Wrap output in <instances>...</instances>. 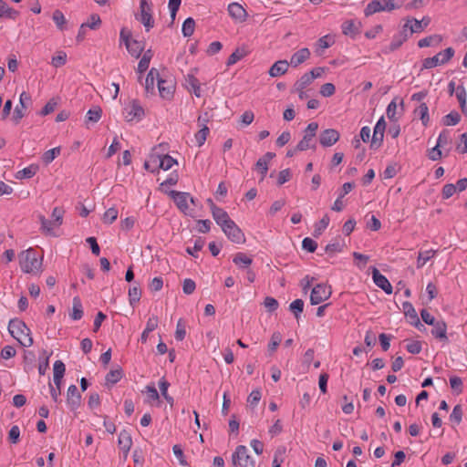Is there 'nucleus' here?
I'll list each match as a JSON object with an SVG mask.
<instances>
[{
    "mask_svg": "<svg viewBox=\"0 0 467 467\" xmlns=\"http://www.w3.org/2000/svg\"><path fill=\"white\" fill-rule=\"evenodd\" d=\"M8 331L21 346L30 347L33 345L34 340L31 337V331L24 321L17 318L11 319L8 323Z\"/></svg>",
    "mask_w": 467,
    "mask_h": 467,
    "instance_id": "obj_1",
    "label": "nucleus"
},
{
    "mask_svg": "<svg viewBox=\"0 0 467 467\" xmlns=\"http://www.w3.org/2000/svg\"><path fill=\"white\" fill-rule=\"evenodd\" d=\"M19 265L23 272L34 274L40 270L42 259H38L35 249L29 248L19 254Z\"/></svg>",
    "mask_w": 467,
    "mask_h": 467,
    "instance_id": "obj_2",
    "label": "nucleus"
},
{
    "mask_svg": "<svg viewBox=\"0 0 467 467\" xmlns=\"http://www.w3.org/2000/svg\"><path fill=\"white\" fill-rule=\"evenodd\" d=\"M318 129L317 122H310L304 130V136L302 140L297 143V150L305 151L312 149L316 150V135Z\"/></svg>",
    "mask_w": 467,
    "mask_h": 467,
    "instance_id": "obj_3",
    "label": "nucleus"
},
{
    "mask_svg": "<svg viewBox=\"0 0 467 467\" xmlns=\"http://www.w3.org/2000/svg\"><path fill=\"white\" fill-rule=\"evenodd\" d=\"M152 5L150 0H140V13L135 16L149 32L154 26V19L152 17Z\"/></svg>",
    "mask_w": 467,
    "mask_h": 467,
    "instance_id": "obj_4",
    "label": "nucleus"
},
{
    "mask_svg": "<svg viewBox=\"0 0 467 467\" xmlns=\"http://www.w3.org/2000/svg\"><path fill=\"white\" fill-rule=\"evenodd\" d=\"M232 462L235 467H254L255 462L248 454V450L244 445H238L232 455Z\"/></svg>",
    "mask_w": 467,
    "mask_h": 467,
    "instance_id": "obj_5",
    "label": "nucleus"
},
{
    "mask_svg": "<svg viewBox=\"0 0 467 467\" xmlns=\"http://www.w3.org/2000/svg\"><path fill=\"white\" fill-rule=\"evenodd\" d=\"M453 55L454 49L452 47H447L437 55L425 58L423 60L422 67L423 68L429 69L435 67L438 65L445 64L453 57Z\"/></svg>",
    "mask_w": 467,
    "mask_h": 467,
    "instance_id": "obj_6",
    "label": "nucleus"
},
{
    "mask_svg": "<svg viewBox=\"0 0 467 467\" xmlns=\"http://www.w3.org/2000/svg\"><path fill=\"white\" fill-rule=\"evenodd\" d=\"M331 294L332 290L330 286L322 283L317 284L311 290L310 303L311 305H319L328 299Z\"/></svg>",
    "mask_w": 467,
    "mask_h": 467,
    "instance_id": "obj_7",
    "label": "nucleus"
},
{
    "mask_svg": "<svg viewBox=\"0 0 467 467\" xmlns=\"http://www.w3.org/2000/svg\"><path fill=\"white\" fill-rule=\"evenodd\" d=\"M222 231L227 238L235 244H244L245 237L240 227L232 220L230 223L223 227Z\"/></svg>",
    "mask_w": 467,
    "mask_h": 467,
    "instance_id": "obj_8",
    "label": "nucleus"
},
{
    "mask_svg": "<svg viewBox=\"0 0 467 467\" xmlns=\"http://www.w3.org/2000/svg\"><path fill=\"white\" fill-rule=\"evenodd\" d=\"M124 117L128 122L133 120L140 121L144 116V109L140 102L136 99L132 100L130 105L124 109Z\"/></svg>",
    "mask_w": 467,
    "mask_h": 467,
    "instance_id": "obj_9",
    "label": "nucleus"
},
{
    "mask_svg": "<svg viewBox=\"0 0 467 467\" xmlns=\"http://www.w3.org/2000/svg\"><path fill=\"white\" fill-rule=\"evenodd\" d=\"M27 103H31V96L29 93L23 91L20 94L19 105L15 108L12 119L16 124L25 117V109L27 108Z\"/></svg>",
    "mask_w": 467,
    "mask_h": 467,
    "instance_id": "obj_10",
    "label": "nucleus"
},
{
    "mask_svg": "<svg viewBox=\"0 0 467 467\" xmlns=\"http://www.w3.org/2000/svg\"><path fill=\"white\" fill-rule=\"evenodd\" d=\"M208 202L210 203L211 213L213 220L223 229V227H224L228 222L230 223L232 219L230 218L227 212H225L223 208L215 205L212 199H209Z\"/></svg>",
    "mask_w": 467,
    "mask_h": 467,
    "instance_id": "obj_11",
    "label": "nucleus"
},
{
    "mask_svg": "<svg viewBox=\"0 0 467 467\" xmlns=\"http://www.w3.org/2000/svg\"><path fill=\"white\" fill-rule=\"evenodd\" d=\"M386 130V121L384 119V117H380V119L377 121L375 127L373 135L371 138V147L373 148H379L383 143L384 139V132Z\"/></svg>",
    "mask_w": 467,
    "mask_h": 467,
    "instance_id": "obj_12",
    "label": "nucleus"
},
{
    "mask_svg": "<svg viewBox=\"0 0 467 467\" xmlns=\"http://www.w3.org/2000/svg\"><path fill=\"white\" fill-rule=\"evenodd\" d=\"M339 138L340 134L337 130L326 129L320 132L318 140L323 147L327 148L331 147L337 142Z\"/></svg>",
    "mask_w": 467,
    "mask_h": 467,
    "instance_id": "obj_13",
    "label": "nucleus"
},
{
    "mask_svg": "<svg viewBox=\"0 0 467 467\" xmlns=\"http://www.w3.org/2000/svg\"><path fill=\"white\" fill-rule=\"evenodd\" d=\"M168 194L174 201L178 209L185 213L186 211L189 209L188 200L190 198V193L171 190L168 192Z\"/></svg>",
    "mask_w": 467,
    "mask_h": 467,
    "instance_id": "obj_14",
    "label": "nucleus"
},
{
    "mask_svg": "<svg viewBox=\"0 0 467 467\" xmlns=\"http://www.w3.org/2000/svg\"><path fill=\"white\" fill-rule=\"evenodd\" d=\"M151 161L155 164V167L164 171L170 170L174 164L177 163V161L168 154L160 155L152 153Z\"/></svg>",
    "mask_w": 467,
    "mask_h": 467,
    "instance_id": "obj_15",
    "label": "nucleus"
},
{
    "mask_svg": "<svg viewBox=\"0 0 467 467\" xmlns=\"http://www.w3.org/2000/svg\"><path fill=\"white\" fill-rule=\"evenodd\" d=\"M431 335L442 343H448L447 324L442 320H436L432 325Z\"/></svg>",
    "mask_w": 467,
    "mask_h": 467,
    "instance_id": "obj_16",
    "label": "nucleus"
},
{
    "mask_svg": "<svg viewBox=\"0 0 467 467\" xmlns=\"http://www.w3.org/2000/svg\"><path fill=\"white\" fill-rule=\"evenodd\" d=\"M81 403V395L76 385L72 384L67 391V404L71 410H76Z\"/></svg>",
    "mask_w": 467,
    "mask_h": 467,
    "instance_id": "obj_17",
    "label": "nucleus"
},
{
    "mask_svg": "<svg viewBox=\"0 0 467 467\" xmlns=\"http://www.w3.org/2000/svg\"><path fill=\"white\" fill-rule=\"evenodd\" d=\"M372 278L375 285L381 288L386 294H392L393 289L389 281L376 267H374L372 270Z\"/></svg>",
    "mask_w": 467,
    "mask_h": 467,
    "instance_id": "obj_18",
    "label": "nucleus"
},
{
    "mask_svg": "<svg viewBox=\"0 0 467 467\" xmlns=\"http://www.w3.org/2000/svg\"><path fill=\"white\" fill-rule=\"evenodd\" d=\"M408 27H409V25L405 24L403 26L402 30L400 33L393 36L392 40L389 46V51L392 52V51L397 50L408 39V37H409Z\"/></svg>",
    "mask_w": 467,
    "mask_h": 467,
    "instance_id": "obj_19",
    "label": "nucleus"
},
{
    "mask_svg": "<svg viewBox=\"0 0 467 467\" xmlns=\"http://www.w3.org/2000/svg\"><path fill=\"white\" fill-rule=\"evenodd\" d=\"M158 89L162 99H171L174 93V85L171 80L159 78Z\"/></svg>",
    "mask_w": 467,
    "mask_h": 467,
    "instance_id": "obj_20",
    "label": "nucleus"
},
{
    "mask_svg": "<svg viewBox=\"0 0 467 467\" xmlns=\"http://www.w3.org/2000/svg\"><path fill=\"white\" fill-rule=\"evenodd\" d=\"M228 13L230 16L239 22H244L246 20L247 12L245 9L238 3H231L228 5Z\"/></svg>",
    "mask_w": 467,
    "mask_h": 467,
    "instance_id": "obj_21",
    "label": "nucleus"
},
{
    "mask_svg": "<svg viewBox=\"0 0 467 467\" xmlns=\"http://www.w3.org/2000/svg\"><path fill=\"white\" fill-rule=\"evenodd\" d=\"M118 444L119 449L123 451L124 456L126 458L132 445L131 435L128 431L122 430L119 432Z\"/></svg>",
    "mask_w": 467,
    "mask_h": 467,
    "instance_id": "obj_22",
    "label": "nucleus"
},
{
    "mask_svg": "<svg viewBox=\"0 0 467 467\" xmlns=\"http://www.w3.org/2000/svg\"><path fill=\"white\" fill-rule=\"evenodd\" d=\"M310 55V50L307 47H303L292 55L289 64L293 67H296L306 61Z\"/></svg>",
    "mask_w": 467,
    "mask_h": 467,
    "instance_id": "obj_23",
    "label": "nucleus"
},
{
    "mask_svg": "<svg viewBox=\"0 0 467 467\" xmlns=\"http://www.w3.org/2000/svg\"><path fill=\"white\" fill-rule=\"evenodd\" d=\"M289 65L286 60H278L272 65L268 73L273 78L282 76L287 72Z\"/></svg>",
    "mask_w": 467,
    "mask_h": 467,
    "instance_id": "obj_24",
    "label": "nucleus"
},
{
    "mask_svg": "<svg viewBox=\"0 0 467 467\" xmlns=\"http://www.w3.org/2000/svg\"><path fill=\"white\" fill-rule=\"evenodd\" d=\"M66 366L61 360H57L54 363L53 372H54V385L58 386L62 383V379L65 375Z\"/></svg>",
    "mask_w": 467,
    "mask_h": 467,
    "instance_id": "obj_25",
    "label": "nucleus"
},
{
    "mask_svg": "<svg viewBox=\"0 0 467 467\" xmlns=\"http://www.w3.org/2000/svg\"><path fill=\"white\" fill-rule=\"evenodd\" d=\"M18 16V11L8 6V5L4 0H0V18L15 20Z\"/></svg>",
    "mask_w": 467,
    "mask_h": 467,
    "instance_id": "obj_26",
    "label": "nucleus"
},
{
    "mask_svg": "<svg viewBox=\"0 0 467 467\" xmlns=\"http://www.w3.org/2000/svg\"><path fill=\"white\" fill-rule=\"evenodd\" d=\"M83 306L78 296H75L72 302V312L69 314L73 320H79L83 317Z\"/></svg>",
    "mask_w": 467,
    "mask_h": 467,
    "instance_id": "obj_27",
    "label": "nucleus"
},
{
    "mask_svg": "<svg viewBox=\"0 0 467 467\" xmlns=\"http://www.w3.org/2000/svg\"><path fill=\"white\" fill-rule=\"evenodd\" d=\"M186 85L188 89L197 98L201 97V86L198 78H196L193 75L189 74L186 78Z\"/></svg>",
    "mask_w": 467,
    "mask_h": 467,
    "instance_id": "obj_28",
    "label": "nucleus"
},
{
    "mask_svg": "<svg viewBox=\"0 0 467 467\" xmlns=\"http://www.w3.org/2000/svg\"><path fill=\"white\" fill-rule=\"evenodd\" d=\"M415 116L419 117L421 120L423 126H427L430 121L429 117V109L426 103L422 102L420 106L414 110Z\"/></svg>",
    "mask_w": 467,
    "mask_h": 467,
    "instance_id": "obj_29",
    "label": "nucleus"
},
{
    "mask_svg": "<svg viewBox=\"0 0 467 467\" xmlns=\"http://www.w3.org/2000/svg\"><path fill=\"white\" fill-rule=\"evenodd\" d=\"M456 98L459 101L461 110L463 114L467 113V106H466V100H467V94L465 88L462 85H460L456 88Z\"/></svg>",
    "mask_w": 467,
    "mask_h": 467,
    "instance_id": "obj_30",
    "label": "nucleus"
},
{
    "mask_svg": "<svg viewBox=\"0 0 467 467\" xmlns=\"http://www.w3.org/2000/svg\"><path fill=\"white\" fill-rule=\"evenodd\" d=\"M380 11H384V6L381 0H373L367 5L364 10V14L366 16H369Z\"/></svg>",
    "mask_w": 467,
    "mask_h": 467,
    "instance_id": "obj_31",
    "label": "nucleus"
},
{
    "mask_svg": "<svg viewBox=\"0 0 467 467\" xmlns=\"http://www.w3.org/2000/svg\"><path fill=\"white\" fill-rule=\"evenodd\" d=\"M233 262L241 268H247L252 265L253 260L245 254L240 252L234 255Z\"/></svg>",
    "mask_w": 467,
    "mask_h": 467,
    "instance_id": "obj_32",
    "label": "nucleus"
},
{
    "mask_svg": "<svg viewBox=\"0 0 467 467\" xmlns=\"http://www.w3.org/2000/svg\"><path fill=\"white\" fill-rule=\"evenodd\" d=\"M143 49V44L138 40H132L130 44L127 45V50L132 57H135L136 58L140 57Z\"/></svg>",
    "mask_w": 467,
    "mask_h": 467,
    "instance_id": "obj_33",
    "label": "nucleus"
},
{
    "mask_svg": "<svg viewBox=\"0 0 467 467\" xmlns=\"http://www.w3.org/2000/svg\"><path fill=\"white\" fill-rule=\"evenodd\" d=\"M123 373L122 369L117 368V369H111L107 375H106V385H114L118 383L122 379Z\"/></svg>",
    "mask_w": 467,
    "mask_h": 467,
    "instance_id": "obj_34",
    "label": "nucleus"
},
{
    "mask_svg": "<svg viewBox=\"0 0 467 467\" xmlns=\"http://www.w3.org/2000/svg\"><path fill=\"white\" fill-rule=\"evenodd\" d=\"M170 387V383L166 380L164 377H162L159 381V388L161 390V393L162 397L165 399V400L172 406L174 403V399L168 394V389Z\"/></svg>",
    "mask_w": 467,
    "mask_h": 467,
    "instance_id": "obj_35",
    "label": "nucleus"
},
{
    "mask_svg": "<svg viewBox=\"0 0 467 467\" xmlns=\"http://www.w3.org/2000/svg\"><path fill=\"white\" fill-rule=\"evenodd\" d=\"M286 449L285 446H278L274 453L273 467H281L285 461Z\"/></svg>",
    "mask_w": 467,
    "mask_h": 467,
    "instance_id": "obj_36",
    "label": "nucleus"
},
{
    "mask_svg": "<svg viewBox=\"0 0 467 467\" xmlns=\"http://www.w3.org/2000/svg\"><path fill=\"white\" fill-rule=\"evenodd\" d=\"M153 54L151 49H148L140 58L139 64H138V71L140 73L145 72L149 68V65L150 62V59L152 57Z\"/></svg>",
    "mask_w": 467,
    "mask_h": 467,
    "instance_id": "obj_37",
    "label": "nucleus"
},
{
    "mask_svg": "<svg viewBox=\"0 0 467 467\" xmlns=\"http://www.w3.org/2000/svg\"><path fill=\"white\" fill-rule=\"evenodd\" d=\"M39 221L41 223V230L44 234L55 236L53 232L56 223L53 221L47 220L44 215H39Z\"/></svg>",
    "mask_w": 467,
    "mask_h": 467,
    "instance_id": "obj_38",
    "label": "nucleus"
},
{
    "mask_svg": "<svg viewBox=\"0 0 467 467\" xmlns=\"http://www.w3.org/2000/svg\"><path fill=\"white\" fill-rule=\"evenodd\" d=\"M209 133L210 130L206 124H203L202 127L195 133L194 137L198 147H202L205 143Z\"/></svg>",
    "mask_w": 467,
    "mask_h": 467,
    "instance_id": "obj_39",
    "label": "nucleus"
},
{
    "mask_svg": "<svg viewBox=\"0 0 467 467\" xmlns=\"http://www.w3.org/2000/svg\"><path fill=\"white\" fill-rule=\"evenodd\" d=\"M461 121V115L457 111H451L442 118L445 126H455Z\"/></svg>",
    "mask_w": 467,
    "mask_h": 467,
    "instance_id": "obj_40",
    "label": "nucleus"
},
{
    "mask_svg": "<svg viewBox=\"0 0 467 467\" xmlns=\"http://www.w3.org/2000/svg\"><path fill=\"white\" fill-rule=\"evenodd\" d=\"M463 411L460 404L455 405L450 415V420L454 425H459L462 420Z\"/></svg>",
    "mask_w": 467,
    "mask_h": 467,
    "instance_id": "obj_41",
    "label": "nucleus"
},
{
    "mask_svg": "<svg viewBox=\"0 0 467 467\" xmlns=\"http://www.w3.org/2000/svg\"><path fill=\"white\" fill-rule=\"evenodd\" d=\"M52 19L59 30L63 31L65 29L67 20L62 11H60L59 9H56L53 12Z\"/></svg>",
    "mask_w": 467,
    "mask_h": 467,
    "instance_id": "obj_42",
    "label": "nucleus"
},
{
    "mask_svg": "<svg viewBox=\"0 0 467 467\" xmlns=\"http://www.w3.org/2000/svg\"><path fill=\"white\" fill-rule=\"evenodd\" d=\"M402 307H403V312H404L405 317L409 318L410 324L412 321H414L417 317H419L418 314L411 303L404 302L402 304Z\"/></svg>",
    "mask_w": 467,
    "mask_h": 467,
    "instance_id": "obj_43",
    "label": "nucleus"
},
{
    "mask_svg": "<svg viewBox=\"0 0 467 467\" xmlns=\"http://www.w3.org/2000/svg\"><path fill=\"white\" fill-rule=\"evenodd\" d=\"M434 250H427L424 252H420L417 258V267L421 268L431 257L435 254Z\"/></svg>",
    "mask_w": 467,
    "mask_h": 467,
    "instance_id": "obj_44",
    "label": "nucleus"
},
{
    "mask_svg": "<svg viewBox=\"0 0 467 467\" xmlns=\"http://www.w3.org/2000/svg\"><path fill=\"white\" fill-rule=\"evenodd\" d=\"M247 52L244 49H235L228 57L226 65L228 67L237 63L239 60H241L243 57L246 56Z\"/></svg>",
    "mask_w": 467,
    "mask_h": 467,
    "instance_id": "obj_45",
    "label": "nucleus"
},
{
    "mask_svg": "<svg viewBox=\"0 0 467 467\" xmlns=\"http://www.w3.org/2000/svg\"><path fill=\"white\" fill-rule=\"evenodd\" d=\"M195 28V21L192 17H188L182 24V32L184 36H191Z\"/></svg>",
    "mask_w": 467,
    "mask_h": 467,
    "instance_id": "obj_46",
    "label": "nucleus"
},
{
    "mask_svg": "<svg viewBox=\"0 0 467 467\" xmlns=\"http://www.w3.org/2000/svg\"><path fill=\"white\" fill-rule=\"evenodd\" d=\"M329 217L328 215L323 216V218L315 225V230L313 233V235L315 237H318L322 234L323 231L328 226L329 224Z\"/></svg>",
    "mask_w": 467,
    "mask_h": 467,
    "instance_id": "obj_47",
    "label": "nucleus"
},
{
    "mask_svg": "<svg viewBox=\"0 0 467 467\" xmlns=\"http://www.w3.org/2000/svg\"><path fill=\"white\" fill-rule=\"evenodd\" d=\"M24 364H25V370L28 372L29 370L33 369L34 363L36 360V355L33 351L26 350L24 352Z\"/></svg>",
    "mask_w": 467,
    "mask_h": 467,
    "instance_id": "obj_48",
    "label": "nucleus"
},
{
    "mask_svg": "<svg viewBox=\"0 0 467 467\" xmlns=\"http://www.w3.org/2000/svg\"><path fill=\"white\" fill-rule=\"evenodd\" d=\"M60 151H61L60 147H56L51 150H48L43 154L42 161L46 164H49L60 154Z\"/></svg>",
    "mask_w": 467,
    "mask_h": 467,
    "instance_id": "obj_49",
    "label": "nucleus"
},
{
    "mask_svg": "<svg viewBox=\"0 0 467 467\" xmlns=\"http://www.w3.org/2000/svg\"><path fill=\"white\" fill-rule=\"evenodd\" d=\"M141 296V290L139 285H134L129 289V300L130 306L137 304Z\"/></svg>",
    "mask_w": 467,
    "mask_h": 467,
    "instance_id": "obj_50",
    "label": "nucleus"
},
{
    "mask_svg": "<svg viewBox=\"0 0 467 467\" xmlns=\"http://www.w3.org/2000/svg\"><path fill=\"white\" fill-rule=\"evenodd\" d=\"M67 53L64 51H57L55 56H53L51 64L55 67H60L67 63Z\"/></svg>",
    "mask_w": 467,
    "mask_h": 467,
    "instance_id": "obj_51",
    "label": "nucleus"
},
{
    "mask_svg": "<svg viewBox=\"0 0 467 467\" xmlns=\"http://www.w3.org/2000/svg\"><path fill=\"white\" fill-rule=\"evenodd\" d=\"M289 310L294 314L295 317L298 319L300 314L304 310V301L302 299H296L289 305Z\"/></svg>",
    "mask_w": 467,
    "mask_h": 467,
    "instance_id": "obj_52",
    "label": "nucleus"
},
{
    "mask_svg": "<svg viewBox=\"0 0 467 467\" xmlns=\"http://www.w3.org/2000/svg\"><path fill=\"white\" fill-rule=\"evenodd\" d=\"M102 115V109L97 106L90 109L87 113V121L98 122Z\"/></svg>",
    "mask_w": 467,
    "mask_h": 467,
    "instance_id": "obj_53",
    "label": "nucleus"
},
{
    "mask_svg": "<svg viewBox=\"0 0 467 467\" xmlns=\"http://www.w3.org/2000/svg\"><path fill=\"white\" fill-rule=\"evenodd\" d=\"M440 41H441V38L438 36H436V35L429 36L427 37L420 39L418 42V47L420 48L427 47L433 46L434 44H438V43H440Z\"/></svg>",
    "mask_w": 467,
    "mask_h": 467,
    "instance_id": "obj_54",
    "label": "nucleus"
},
{
    "mask_svg": "<svg viewBox=\"0 0 467 467\" xmlns=\"http://www.w3.org/2000/svg\"><path fill=\"white\" fill-rule=\"evenodd\" d=\"M312 76H308L307 73H305L296 83L295 88L296 90L305 89L308 85L312 83Z\"/></svg>",
    "mask_w": 467,
    "mask_h": 467,
    "instance_id": "obj_55",
    "label": "nucleus"
},
{
    "mask_svg": "<svg viewBox=\"0 0 467 467\" xmlns=\"http://www.w3.org/2000/svg\"><path fill=\"white\" fill-rule=\"evenodd\" d=\"M204 244H205L204 239H202V237H198L195 240L194 245L192 246V248L187 247L186 248V252L189 254H191V255H192L194 257H197V254L195 253L201 251L203 248Z\"/></svg>",
    "mask_w": 467,
    "mask_h": 467,
    "instance_id": "obj_56",
    "label": "nucleus"
},
{
    "mask_svg": "<svg viewBox=\"0 0 467 467\" xmlns=\"http://www.w3.org/2000/svg\"><path fill=\"white\" fill-rule=\"evenodd\" d=\"M342 32L345 35L353 36L358 33V29L352 20H348L342 24Z\"/></svg>",
    "mask_w": 467,
    "mask_h": 467,
    "instance_id": "obj_57",
    "label": "nucleus"
},
{
    "mask_svg": "<svg viewBox=\"0 0 467 467\" xmlns=\"http://www.w3.org/2000/svg\"><path fill=\"white\" fill-rule=\"evenodd\" d=\"M43 355H44V358L38 364V372L40 375H45L47 370L48 369L49 357H50L51 353L47 354V352L46 350H43Z\"/></svg>",
    "mask_w": 467,
    "mask_h": 467,
    "instance_id": "obj_58",
    "label": "nucleus"
},
{
    "mask_svg": "<svg viewBox=\"0 0 467 467\" xmlns=\"http://www.w3.org/2000/svg\"><path fill=\"white\" fill-rule=\"evenodd\" d=\"M302 248L308 253H314L317 248V243L310 237H306L302 241Z\"/></svg>",
    "mask_w": 467,
    "mask_h": 467,
    "instance_id": "obj_59",
    "label": "nucleus"
},
{
    "mask_svg": "<svg viewBox=\"0 0 467 467\" xmlns=\"http://www.w3.org/2000/svg\"><path fill=\"white\" fill-rule=\"evenodd\" d=\"M282 341V336L279 332L273 333L270 342L268 344V350L274 352Z\"/></svg>",
    "mask_w": 467,
    "mask_h": 467,
    "instance_id": "obj_60",
    "label": "nucleus"
},
{
    "mask_svg": "<svg viewBox=\"0 0 467 467\" xmlns=\"http://www.w3.org/2000/svg\"><path fill=\"white\" fill-rule=\"evenodd\" d=\"M118 217V210L114 207L109 208L104 215L103 221L106 223L111 224Z\"/></svg>",
    "mask_w": 467,
    "mask_h": 467,
    "instance_id": "obj_61",
    "label": "nucleus"
},
{
    "mask_svg": "<svg viewBox=\"0 0 467 467\" xmlns=\"http://www.w3.org/2000/svg\"><path fill=\"white\" fill-rule=\"evenodd\" d=\"M186 336V329L184 322L180 319L176 326L175 338L178 341H182Z\"/></svg>",
    "mask_w": 467,
    "mask_h": 467,
    "instance_id": "obj_62",
    "label": "nucleus"
},
{
    "mask_svg": "<svg viewBox=\"0 0 467 467\" xmlns=\"http://www.w3.org/2000/svg\"><path fill=\"white\" fill-rule=\"evenodd\" d=\"M406 349L410 354H419L421 352L422 345L420 341L415 340V341H410L406 345Z\"/></svg>",
    "mask_w": 467,
    "mask_h": 467,
    "instance_id": "obj_63",
    "label": "nucleus"
},
{
    "mask_svg": "<svg viewBox=\"0 0 467 467\" xmlns=\"http://www.w3.org/2000/svg\"><path fill=\"white\" fill-rule=\"evenodd\" d=\"M451 388L457 393L462 392V380L460 377L453 376L450 378Z\"/></svg>",
    "mask_w": 467,
    "mask_h": 467,
    "instance_id": "obj_64",
    "label": "nucleus"
}]
</instances>
